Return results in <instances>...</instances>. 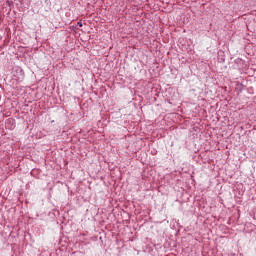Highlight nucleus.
<instances>
[{"label":"nucleus","mask_w":256,"mask_h":256,"mask_svg":"<svg viewBox=\"0 0 256 256\" xmlns=\"http://www.w3.org/2000/svg\"><path fill=\"white\" fill-rule=\"evenodd\" d=\"M77 25H78V27H83V22L79 21V22L77 23Z\"/></svg>","instance_id":"obj_1"},{"label":"nucleus","mask_w":256,"mask_h":256,"mask_svg":"<svg viewBox=\"0 0 256 256\" xmlns=\"http://www.w3.org/2000/svg\"><path fill=\"white\" fill-rule=\"evenodd\" d=\"M11 121H13V120L9 119V120H8V123H11Z\"/></svg>","instance_id":"obj_2"}]
</instances>
